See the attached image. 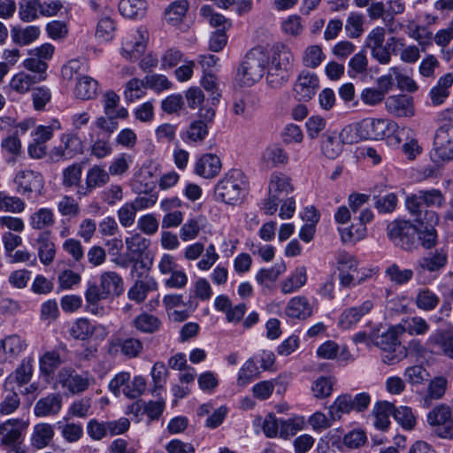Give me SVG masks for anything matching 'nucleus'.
Masks as SVG:
<instances>
[{
  "label": "nucleus",
  "instance_id": "dca6fc26",
  "mask_svg": "<svg viewBox=\"0 0 453 453\" xmlns=\"http://www.w3.org/2000/svg\"><path fill=\"white\" fill-rule=\"evenodd\" d=\"M384 104L387 112L395 118H411L415 115L414 101L410 96H389Z\"/></svg>",
  "mask_w": 453,
  "mask_h": 453
},
{
  "label": "nucleus",
  "instance_id": "5fc2aeb1",
  "mask_svg": "<svg viewBox=\"0 0 453 453\" xmlns=\"http://www.w3.org/2000/svg\"><path fill=\"white\" fill-rule=\"evenodd\" d=\"M200 15L205 19L211 26L221 27L220 30L226 31L232 27L230 19L220 13L215 12L210 5H203L200 8Z\"/></svg>",
  "mask_w": 453,
  "mask_h": 453
},
{
  "label": "nucleus",
  "instance_id": "39448f33",
  "mask_svg": "<svg viewBox=\"0 0 453 453\" xmlns=\"http://www.w3.org/2000/svg\"><path fill=\"white\" fill-rule=\"evenodd\" d=\"M109 389L115 396L124 395L129 399H135L145 391L146 380L142 376H134L131 380L130 372H121L111 380Z\"/></svg>",
  "mask_w": 453,
  "mask_h": 453
},
{
  "label": "nucleus",
  "instance_id": "c9c22d12",
  "mask_svg": "<svg viewBox=\"0 0 453 453\" xmlns=\"http://www.w3.org/2000/svg\"><path fill=\"white\" fill-rule=\"evenodd\" d=\"M29 226L35 230H46L55 224V215L50 208H40L28 218Z\"/></svg>",
  "mask_w": 453,
  "mask_h": 453
},
{
  "label": "nucleus",
  "instance_id": "bf43d9fd",
  "mask_svg": "<svg viewBox=\"0 0 453 453\" xmlns=\"http://www.w3.org/2000/svg\"><path fill=\"white\" fill-rule=\"evenodd\" d=\"M36 83H39V81H35V79L31 76V73L19 72L11 79L10 87L19 94H26L30 90L32 86Z\"/></svg>",
  "mask_w": 453,
  "mask_h": 453
},
{
  "label": "nucleus",
  "instance_id": "4c0bfd02",
  "mask_svg": "<svg viewBox=\"0 0 453 453\" xmlns=\"http://www.w3.org/2000/svg\"><path fill=\"white\" fill-rule=\"evenodd\" d=\"M153 174L148 166L142 165L134 175L131 180L133 190L141 195L145 191H150L153 188Z\"/></svg>",
  "mask_w": 453,
  "mask_h": 453
},
{
  "label": "nucleus",
  "instance_id": "680f3d73",
  "mask_svg": "<svg viewBox=\"0 0 453 453\" xmlns=\"http://www.w3.org/2000/svg\"><path fill=\"white\" fill-rule=\"evenodd\" d=\"M145 79L133 78L126 83L124 97L129 103L135 102L145 96Z\"/></svg>",
  "mask_w": 453,
  "mask_h": 453
},
{
  "label": "nucleus",
  "instance_id": "052dcab7",
  "mask_svg": "<svg viewBox=\"0 0 453 453\" xmlns=\"http://www.w3.org/2000/svg\"><path fill=\"white\" fill-rule=\"evenodd\" d=\"M23 66L30 71L31 76L35 79V81L41 82L47 79V69L48 64L42 59H39L32 55V57L27 58L23 62Z\"/></svg>",
  "mask_w": 453,
  "mask_h": 453
},
{
  "label": "nucleus",
  "instance_id": "6ab92c4d",
  "mask_svg": "<svg viewBox=\"0 0 453 453\" xmlns=\"http://www.w3.org/2000/svg\"><path fill=\"white\" fill-rule=\"evenodd\" d=\"M373 306L372 300H365L359 306L345 309L340 316L339 326L345 330L353 328L363 316L371 312Z\"/></svg>",
  "mask_w": 453,
  "mask_h": 453
},
{
  "label": "nucleus",
  "instance_id": "f704fd0d",
  "mask_svg": "<svg viewBox=\"0 0 453 453\" xmlns=\"http://www.w3.org/2000/svg\"><path fill=\"white\" fill-rule=\"evenodd\" d=\"M140 33L139 38L127 39L121 48V55L129 61L136 60L146 49V39L143 33Z\"/></svg>",
  "mask_w": 453,
  "mask_h": 453
},
{
  "label": "nucleus",
  "instance_id": "4468645a",
  "mask_svg": "<svg viewBox=\"0 0 453 453\" xmlns=\"http://www.w3.org/2000/svg\"><path fill=\"white\" fill-rule=\"evenodd\" d=\"M319 88V76L308 70H303L294 82L293 95L299 102H308L317 94Z\"/></svg>",
  "mask_w": 453,
  "mask_h": 453
},
{
  "label": "nucleus",
  "instance_id": "3c124183",
  "mask_svg": "<svg viewBox=\"0 0 453 453\" xmlns=\"http://www.w3.org/2000/svg\"><path fill=\"white\" fill-rule=\"evenodd\" d=\"M133 324L142 333L153 334L159 329L161 321L152 314L142 312L134 318Z\"/></svg>",
  "mask_w": 453,
  "mask_h": 453
},
{
  "label": "nucleus",
  "instance_id": "2f4dec72",
  "mask_svg": "<svg viewBox=\"0 0 453 453\" xmlns=\"http://www.w3.org/2000/svg\"><path fill=\"white\" fill-rule=\"evenodd\" d=\"M453 85V74L451 73L441 76L437 84L430 90L429 96L434 105L441 104L449 96V88Z\"/></svg>",
  "mask_w": 453,
  "mask_h": 453
},
{
  "label": "nucleus",
  "instance_id": "09e8293b",
  "mask_svg": "<svg viewBox=\"0 0 453 453\" xmlns=\"http://www.w3.org/2000/svg\"><path fill=\"white\" fill-rule=\"evenodd\" d=\"M365 16L358 12H350L346 19L344 29L346 35L350 39H357L365 32Z\"/></svg>",
  "mask_w": 453,
  "mask_h": 453
},
{
  "label": "nucleus",
  "instance_id": "e433bc0d",
  "mask_svg": "<svg viewBox=\"0 0 453 453\" xmlns=\"http://www.w3.org/2000/svg\"><path fill=\"white\" fill-rule=\"evenodd\" d=\"M98 91V82L89 76H81L78 79L74 95L81 100H90L96 96Z\"/></svg>",
  "mask_w": 453,
  "mask_h": 453
},
{
  "label": "nucleus",
  "instance_id": "58836bf2",
  "mask_svg": "<svg viewBox=\"0 0 453 453\" xmlns=\"http://www.w3.org/2000/svg\"><path fill=\"white\" fill-rule=\"evenodd\" d=\"M391 43L400 45L402 47V50L399 52V58L403 63L414 64L419 59L420 46L414 44L405 45L404 39L395 36H392L388 40V44L389 45Z\"/></svg>",
  "mask_w": 453,
  "mask_h": 453
},
{
  "label": "nucleus",
  "instance_id": "69168bd1",
  "mask_svg": "<svg viewBox=\"0 0 453 453\" xmlns=\"http://www.w3.org/2000/svg\"><path fill=\"white\" fill-rule=\"evenodd\" d=\"M263 161L270 166L284 165L288 161L286 151L278 146L268 147L262 155Z\"/></svg>",
  "mask_w": 453,
  "mask_h": 453
},
{
  "label": "nucleus",
  "instance_id": "c03bdc74",
  "mask_svg": "<svg viewBox=\"0 0 453 453\" xmlns=\"http://www.w3.org/2000/svg\"><path fill=\"white\" fill-rule=\"evenodd\" d=\"M394 405L388 402L376 403L373 408V414L375 417L374 426L380 430H386L389 425L390 415H393Z\"/></svg>",
  "mask_w": 453,
  "mask_h": 453
},
{
  "label": "nucleus",
  "instance_id": "20e7f679",
  "mask_svg": "<svg viewBox=\"0 0 453 453\" xmlns=\"http://www.w3.org/2000/svg\"><path fill=\"white\" fill-rule=\"evenodd\" d=\"M361 137L364 140H383L394 137L399 143L400 127L396 122L386 119H365L359 122Z\"/></svg>",
  "mask_w": 453,
  "mask_h": 453
},
{
  "label": "nucleus",
  "instance_id": "a878e982",
  "mask_svg": "<svg viewBox=\"0 0 453 453\" xmlns=\"http://www.w3.org/2000/svg\"><path fill=\"white\" fill-rule=\"evenodd\" d=\"M53 426L49 423H38L33 427L30 444L35 450H40L50 445L54 437Z\"/></svg>",
  "mask_w": 453,
  "mask_h": 453
},
{
  "label": "nucleus",
  "instance_id": "e2e57ef3",
  "mask_svg": "<svg viewBox=\"0 0 453 453\" xmlns=\"http://www.w3.org/2000/svg\"><path fill=\"white\" fill-rule=\"evenodd\" d=\"M385 275L391 282L396 285H404L412 279L413 271L411 269H401L397 264L393 263L386 268Z\"/></svg>",
  "mask_w": 453,
  "mask_h": 453
},
{
  "label": "nucleus",
  "instance_id": "a19ab883",
  "mask_svg": "<svg viewBox=\"0 0 453 453\" xmlns=\"http://www.w3.org/2000/svg\"><path fill=\"white\" fill-rule=\"evenodd\" d=\"M427 342L440 347L443 355L453 359V331H439L432 334Z\"/></svg>",
  "mask_w": 453,
  "mask_h": 453
},
{
  "label": "nucleus",
  "instance_id": "9b49d317",
  "mask_svg": "<svg viewBox=\"0 0 453 453\" xmlns=\"http://www.w3.org/2000/svg\"><path fill=\"white\" fill-rule=\"evenodd\" d=\"M385 28L376 27L367 35L365 46L370 50L372 58L379 64L386 65L391 62V52L389 48L384 45Z\"/></svg>",
  "mask_w": 453,
  "mask_h": 453
},
{
  "label": "nucleus",
  "instance_id": "79ce46f5",
  "mask_svg": "<svg viewBox=\"0 0 453 453\" xmlns=\"http://www.w3.org/2000/svg\"><path fill=\"white\" fill-rule=\"evenodd\" d=\"M351 411H354L352 396L344 394L339 395L329 406L328 415L332 420H339L343 414H349Z\"/></svg>",
  "mask_w": 453,
  "mask_h": 453
},
{
  "label": "nucleus",
  "instance_id": "5701e85b",
  "mask_svg": "<svg viewBox=\"0 0 453 453\" xmlns=\"http://www.w3.org/2000/svg\"><path fill=\"white\" fill-rule=\"evenodd\" d=\"M62 408V396L58 394H50L36 402L34 413L38 418L55 416Z\"/></svg>",
  "mask_w": 453,
  "mask_h": 453
},
{
  "label": "nucleus",
  "instance_id": "6e6552de",
  "mask_svg": "<svg viewBox=\"0 0 453 453\" xmlns=\"http://www.w3.org/2000/svg\"><path fill=\"white\" fill-rule=\"evenodd\" d=\"M92 378L88 372L79 373L73 368L64 367L57 375V382L71 395L85 392L91 384Z\"/></svg>",
  "mask_w": 453,
  "mask_h": 453
},
{
  "label": "nucleus",
  "instance_id": "864d4df0",
  "mask_svg": "<svg viewBox=\"0 0 453 453\" xmlns=\"http://www.w3.org/2000/svg\"><path fill=\"white\" fill-rule=\"evenodd\" d=\"M439 296L429 288L419 289L415 296V305L424 311H434L439 304Z\"/></svg>",
  "mask_w": 453,
  "mask_h": 453
},
{
  "label": "nucleus",
  "instance_id": "f257e3e1",
  "mask_svg": "<svg viewBox=\"0 0 453 453\" xmlns=\"http://www.w3.org/2000/svg\"><path fill=\"white\" fill-rule=\"evenodd\" d=\"M267 84L274 89L280 88L288 81L294 56L289 47L283 43L274 44L269 51L265 50Z\"/></svg>",
  "mask_w": 453,
  "mask_h": 453
},
{
  "label": "nucleus",
  "instance_id": "f8f14e48",
  "mask_svg": "<svg viewBox=\"0 0 453 453\" xmlns=\"http://www.w3.org/2000/svg\"><path fill=\"white\" fill-rule=\"evenodd\" d=\"M29 426L28 419L9 418L0 423V443L16 449L22 440L23 433Z\"/></svg>",
  "mask_w": 453,
  "mask_h": 453
},
{
  "label": "nucleus",
  "instance_id": "6e6d98bb",
  "mask_svg": "<svg viewBox=\"0 0 453 453\" xmlns=\"http://www.w3.org/2000/svg\"><path fill=\"white\" fill-rule=\"evenodd\" d=\"M326 55L319 45H310L303 52L302 62L304 66L311 69L319 67L325 60Z\"/></svg>",
  "mask_w": 453,
  "mask_h": 453
},
{
  "label": "nucleus",
  "instance_id": "8fccbe9b",
  "mask_svg": "<svg viewBox=\"0 0 453 453\" xmlns=\"http://www.w3.org/2000/svg\"><path fill=\"white\" fill-rule=\"evenodd\" d=\"M204 218L203 216L193 217L181 226L180 229V237L183 242H188L196 239L203 226Z\"/></svg>",
  "mask_w": 453,
  "mask_h": 453
},
{
  "label": "nucleus",
  "instance_id": "9d476101",
  "mask_svg": "<svg viewBox=\"0 0 453 453\" xmlns=\"http://www.w3.org/2000/svg\"><path fill=\"white\" fill-rule=\"evenodd\" d=\"M13 182L16 185L17 193L30 197L32 194L41 195L44 188V179L41 173L25 169L19 171Z\"/></svg>",
  "mask_w": 453,
  "mask_h": 453
},
{
  "label": "nucleus",
  "instance_id": "393cba45",
  "mask_svg": "<svg viewBox=\"0 0 453 453\" xmlns=\"http://www.w3.org/2000/svg\"><path fill=\"white\" fill-rule=\"evenodd\" d=\"M110 181V175L106 169L100 165H94L90 167L85 176V191L87 195L96 188L105 186Z\"/></svg>",
  "mask_w": 453,
  "mask_h": 453
},
{
  "label": "nucleus",
  "instance_id": "7ed1b4c3",
  "mask_svg": "<svg viewBox=\"0 0 453 453\" xmlns=\"http://www.w3.org/2000/svg\"><path fill=\"white\" fill-rule=\"evenodd\" d=\"M265 50L257 47L250 50L237 69L236 79L244 86H252L264 75L266 63Z\"/></svg>",
  "mask_w": 453,
  "mask_h": 453
},
{
  "label": "nucleus",
  "instance_id": "4be33fe9",
  "mask_svg": "<svg viewBox=\"0 0 453 453\" xmlns=\"http://www.w3.org/2000/svg\"><path fill=\"white\" fill-rule=\"evenodd\" d=\"M313 309L307 297L296 296L287 303L285 314L291 319H306L312 315Z\"/></svg>",
  "mask_w": 453,
  "mask_h": 453
},
{
  "label": "nucleus",
  "instance_id": "a18cd8bd",
  "mask_svg": "<svg viewBox=\"0 0 453 453\" xmlns=\"http://www.w3.org/2000/svg\"><path fill=\"white\" fill-rule=\"evenodd\" d=\"M259 374V366L257 365V361L255 357H252L245 361L240 368L237 376V385L239 387H245L254 379L257 378Z\"/></svg>",
  "mask_w": 453,
  "mask_h": 453
},
{
  "label": "nucleus",
  "instance_id": "cd10ccee",
  "mask_svg": "<svg viewBox=\"0 0 453 453\" xmlns=\"http://www.w3.org/2000/svg\"><path fill=\"white\" fill-rule=\"evenodd\" d=\"M157 288V281L153 277L147 276L144 280L134 282L127 291V297L137 303H141L147 298L149 292L155 291Z\"/></svg>",
  "mask_w": 453,
  "mask_h": 453
},
{
  "label": "nucleus",
  "instance_id": "0eeeda50",
  "mask_svg": "<svg viewBox=\"0 0 453 453\" xmlns=\"http://www.w3.org/2000/svg\"><path fill=\"white\" fill-rule=\"evenodd\" d=\"M418 230L414 225L405 220H395L388 226V235L395 246L404 250H411L416 246Z\"/></svg>",
  "mask_w": 453,
  "mask_h": 453
},
{
  "label": "nucleus",
  "instance_id": "b1692460",
  "mask_svg": "<svg viewBox=\"0 0 453 453\" xmlns=\"http://www.w3.org/2000/svg\"><path fill=\"white\" fill-rule=\"evenodd\" d=\"M33 372V358H24L18 367L5 379L3 385L4 389L6 390L12 382H16L19 386L27 384L31 380Z\"/></svg>",
  "mask_w": 453,
  "mask_h": 453
},
{
  "label": "nucleus",
  "instance_id": "1a4fd4ad",
  "mask_svg": "<svg viewBox=\"0 0 453 453\" xmlns=\"http://www.w3.org/2000/svg\"><path fill=\"white\" fill-rule=\"evenodd\" d=\"M427 423L441 438H453V415L451 408L444 403L433 408L427 414Z\"/></svg>",
  "mask_w": 453,
  "mask_h": 453
},
{
  "label": "nucleus",
  "instance_id": "72a5a7b5",
  "mask_svg": "<svg viewBox=\"0 0 453 453\" xmlns=\"http://www.w3.org/2000/svg\"><path fill=\"white\" fill-rule=\"evenodd\" d=\"M102 293L106 296H119L123 291L121 277L115 272H104L99 279Z\"/></svg>",
  "mask_w": 453,
  "mask_h": 453
},
{
  "label": "nucleus",
  "instance_id": "ea45409f",
  "mask_svg": "<svg viewBox=\"0 0 453 453\" xmlns=\"http://www.w3.org/2000/svg\"><path fill=\"white\" fill-rule=\"evenodd\" d=\"M188 8V0H177L171 3L165 10V20L172 25L180 23L186 17Z\"/></svg>",
  "mask_w": 453,
  "mask_h": 453
},
{
  "label": "nucleus",
  "instance_id": "a211bd4d",
  "mask_svg": "<svg viewBox=\"0 0 453 453\" xmlns=\"http://www.w3.org/2000/svg\"><path fill=\"white\" fill-rule=\"evenodd\" d=\"M220 158L212 153H206L197 158L194 166V173L204 179L216 177L221 170Z\"/></svg>",
  "mask_w": 453,
  "mask_h": 453
},
{
  "label": "nucleus",
  "instance_id": "338daca9",
  "mask_svg": "<svg viewBox=\"0 0 453 453\" xmlns=\"http://www.w3.org/2000/svg\"><path fill=\"white\" fill-rule=\"evenodd\" d=\"M40 0H22L19 2V15L22 21L31 22L39 17Z\"/></svg>",
  "mask_w": 453,
  "mask_h": 453
},
{
  "label": "nucleus",
  "instance_id": "f3484780",
  "mask_svg": "<svg viewBox=\"0 0 453 453\" xmlns=\"http://www.w3.org/2000/svg\"><path fill=\"white\" fill-rule=\"evenodd\" d=\"M27 348V341L13 334L0 340V364L12 362Z\"/></svg>",
  "mask_w": 453,
  "mask_h": 453
},
{
  "label": "nucleus",
  "instance_id": "7c9ffc66",
  "mask_svg": "<svg viewBox=\"0 0 453 453\" xmlns=\"http://www.w3.org/2000/svg\"><path fill=\"white\" fill-rule=\"evenodd\" d=\"M294 190L289 177L281 173L271 174L268 183V193L273 197L288 196Z\"/></svg>",
  "mask_w": 453,
  "mask_h": 453
},
{
  "label": "nucleus",
  "instance_id": "bb28decb",
  "mask_svg": "<svg viewBox=\"0 0 453 453\" xmlns=\"http://www.w3.org/2000/svg\"><path fill=\"white\" fill-rule=\"evenodd\" d=\"M35 243L40 262L44 265H50L56 256V247L50 239V233L49 231L41 232L35 240Z\"/></svg>",
  "mask_w": 453,
  "mask_h": 453
},
{
  "label": "nucleus",
  "instance_id": "0e129e2a",
  "mask_svg": "<svg viewBox=\"0 0 453 453\" xmlns=\"http://www.w3.org/2000/svg\"><path fill=\"white\" fill-rule=\"evenodd\" d=\"M403 333L407 332L410 335H424L430 330V325L422 317L413 316L404 320L402 325Z\"/></svg>",
  "mask_w": 453,
  "mask_h": 453
},
{
  "label": "nucleus",
  "instance_id": "774afa93",
  "mask_svg": "<svg viewBox=\"0 0 453 453\" xmlns=\"http://www.w3.org/2000/svg\"><path fill=\"white\" fill-rule=\"evenodd\" d=\"M57 426L61 436L68 443L77 442L83 436V427L81 424L68 422L63 424L62 421H58Z\"/></svg>",
  "mask_w": 453,
  "mask_h": 453
},
{
  "label": "nucleus",
  "instance_id": "49530a36",
  "mask_svg": "<svg viewBox=\"0 0 453 453\" xmlns=\"http://www.w3.org/2000/svg\"><path fill=\"white\" fill-rule=\"evenodd\" d=\"M40 33V28L37 26H27L25 28L13 27L11 35L16 44L27 45L35 41Z\"/></svg>",
  "mask_w": 453,
  "mask_h": 453
},
{
  "label": "nucleus",
  "instance_id": "412c9836",
  "mask_svg": "<svg viewBox=\"0 0 453 453\" xmlns=\"http://www.w3.org/2000/svg\"><path fill=\"white\" fill-rule=\"evenodd\" d=\"M71 335L77 339L85 341L93 334H97L102 338L107 334L106 329L102 325L93 324L87 319H79L70 329Z\"/></svg>",
  "mask_w": 453,
  "mask_h": 453
},
{
  "label": "nucleus",
  "instance_id": "f03ea898",
  "mask_svg": "<svg viewBox=\"0 0 453 453\" xmlns=\"http://www.w3.org/2000/svg\"><path fill=\"white\" fill-rule=\"evenodd\" d=\"M249 183L245 174L239 169L226 173L214 188L216 201L229 205H236L245 198Z\"/></svg>",
  "mask_w": 453,
  "mask_h": 453
},
{
  "label": "nucleus",
  "instance_id": "473e14b6",
  "mask_svg": "<svg viewBox=\"0 0 453 453\" xmlns=\"http://www.w3.org/2000/svg\"><path fill=\"white\" fill-rule=\"evenodd\" d=\"M111 345L118 347L120 353L128 359L138 357L143 350L142 342L134 337L118 338Z\"/></svg>",
  "mask_w": 453,
  "mask_h": 453
},
{
  "label": "nucleus",
  "instance_id": "603ef678",
  "mask_svg": "<svg viewBox=\"0 0 453 453\" xmlns=\"http://www.w3.org/2000/svg\"><path fill=\"white\" fill-rule=\"evenodd\" d=\"M447 264V255L442 250L424 257L418 262L417 269L420 271L435 272L444 267Z\"/></svg>",
  "mask_w": 453,
  "mask_h": 453
},
{
  "label": "nucleus",
  "instance_id": "ddd939ff",
  "mask_svg": "<svg viewBox=\"0 0 453 453\" xmlns=\"http://www.w3.org/2000/svg\"><path fill=\"white\" fill-rule=\"evenodd\" d=\"M445 196L440 189L431 188L427 190H418L406 197L405 204L409 211H418L419 207H437L441 208L445 203Z\"/></svg>",
  "mask_w": 453,
  "mask_h": 453
},
{
  "label": "nucleus",
  "instance_id": "13d9d810",
  "mask_svg": "<svg viewBox=\"0 0 453 453\" xmlns=\"http://www.w3.org/2000/svg\"><path fill=\"white\" fill-rule=\"evenodd\" d=\"M26 208V203L19 196H9L0 191V211L10 213H21Z\"/></svg>",
  "mask_w": 453,
  "mask_h": 453
},
{
  "label": "nucleus",
  "instance_id": "2eb2a0df",
  "mask_svg": "<svg viewBox=\"0 0 453 453\" xmlns=\"http://www.w3.org/2000/svg\"><path fill=\"white\" fill-rule=\"evenodd\" d=\"M82 151L83 144L78 134L66 133L60 136V144L51 150L50 155L56 160L71 159Z\"/></svg>",
  "mask_w": 453,
  "mask_h": 453
},
{
  "label": "nucleus",
  "instance_id": "4d7b16f0",
  "mask_svg": "<svg viewBox=\"0 0 453 453\" xmlns=\"http://www.w3.org/2000/svg\"><path fill=\"white\" fill-rule=\"evenodd\" d=\"M368 58L365 51L360 50L356 53L348 63V73L351 78L358 75H365L368 71Z\"/></svg>",
  "mask_w": 453,
  "mask_h": 453
},
{
  "label": "nucleus",
  "instance_id": "37998d69",
  "mask_svg": "<svg viewBox=\"0 0 453 453\" xmlns=\"http://www.w3.org/2000/svg\"><path fill=\"white\" fill-rule=\"evenodd\" d=\"M147 8L146 0H120L119 10L122 16L128 19L142 18Z\"/></svg>",
  "mask_w": 453,
  "mask_h": 453
},
{
  "label": "nucleus",
  "instance_id": "423d86ee",
  "mask_svg": "<svg viewBox=\"0 0 453 453\" xmlns=\"http://www.w3.org/2000/svg\"><path fill=\"white\" fill-rule=\"evenodd\" d=\"M430 156L436 164L453 160V125L446 124L436 129Z\"/></svg>",
  "mask_w": 453,
  "mask_h": 453
},
{
  "label": "nucleus",
  "instance_id": "aec40b11",
  "mask_svg": "<svg viewBox=\"0 0 453 453\" xmlns=\"http://www.w3.org/2000/svg\"><path fill=\"white\" fill-rule=\"evenodd\" d=\"M403 334V329L401 324L393 326L381 334H372V343L381 350H390L394 348H399V346H401L399 336Z\"/></svg>",
  "mask_w": 453,
  "mask_h": 453
},
{
  "label": "nucleus",
  "instance_id": "c756f323",
  "mask_svg": "<svg viewBox=\"0 0 453 453\" xmlns=\"http://www.w3.org/2000/svg\"><path fill=\"white\" fill-rule=\"evenodd\" d=\"M209 134V127L205 122L194 120L188 127L180 134L183 142L188 145H196L203 142Z\"/></svg>",
  "mask_w": 453,
  "mask_h": 453
},
{
  "label": "nucleus",
  "instance_id": "c85d7f7f",
  "mask_svg": "<svg viewBox=\"0 0 453 453\" xmlns=\"http://www.w3.org/2000/svg\"><path fill=\"white\" fill-rule=\"evenodd\" d=\"M307 282V271L304 266L296 267L291 274L280 282L282 294L289 295L297 292Z\"/></svg>",
  "mask_w": 453,
  "mask_h": 453
},
{
  "label": "nucleus",
  "instance_id": "de8ad7c7",
  "mask_svg": "<svg viewBox=\"0 0 453 453\" xmlns=\"http://www.w3.org/2000/svg\"><path fill=\"white\" fill-rule=\"evenodd\" d=\"M125 243L127 251L132 257L130 261H134L148 250L150 242L140 234H134L130 237H127Z\"/></svg>",
  "mask_w": 453,
  "mask_h": 453
}]
</instances>
